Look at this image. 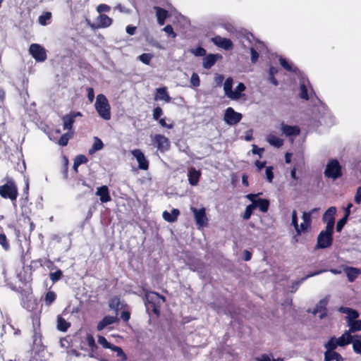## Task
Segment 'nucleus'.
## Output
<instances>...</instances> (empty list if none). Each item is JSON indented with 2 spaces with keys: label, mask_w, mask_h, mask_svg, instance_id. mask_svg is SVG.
<instances>
[{
  "label": "nucleus",
  "mask_w": 361,
  "mask_h": 361,
  "mask_svg": "<svg viewBox=\"0 0 361 361\" xmlns=\"http://www.w3.org/2000/svg\"><path fill=\"white\" fill-rule=\"evenodd\" d=\"M118 320L117 317L114 316H106L103 318L102 321H100L97 324V330L102 331L103 330L106 326L112 324L115 322H116Z\"/></svg>",
  "instance_id": "22"
},
{
  "label": "nucleus",
  "mask_w": 361,
  "mask_h": 361,
  "mask_svg": "<svg viewBox=\"0 0 361 361\" xmlns=\"http://www.w3.org/2000/svg\"><path fill=\"white\" fill-rule=\"evenodd\" d=\"M74 161L75 162L76 166H80L82 164H85L87 161V159L84 155H78L75 157Z\"/></svg>",
  "instance_id": "56"
},
{
  "label": "nucleus",
  "mask_w": 361,
  "mask_h": 361,
  "mask_svg": "<svg viewBox=\"0 0 361 361\" xmlns=\"http://www.w3.org/2000/svg\"><path fill=\"white\" fill-rule=\"evenodd\" d=\"M257 361H283V360L281 358H278L276 360L272 359L271 356L264 354L262 355V357L257 360Z\"/></svg>",
  "instance_id": "62"
},
{
  "label": "nucleus",
  "mask_w": 361,
  "mask_h": 361,
  "mask_svg": "<svg viewBox=\"0 0 361 361\" xmlns=\"http://www.w3.org/2000/svg\"><path fill=\"white\" fill-rule=\"evenodd\" d=\"M256 208L255 204H250L247 205L245 208V211L244 212L243 218L245 220H247L250 218L253 210Z\"/></svg>",
  "instance_id": "41"
},
{
  "label": "nucleus",
  "mask_w": 361,
  "mask_h": 361,
  "mask_svg": "<svg viewBox=\"0 0 361 361\" xmlns=\"http://www.w3.org/2000/svg\"><path fill=\"white\" fill-rule=\"evenodd\" d=\"M254 204H255L256 208L258 207L262 212H267L269 209V202L267 199H258Z\"/></svg>",
  "instance_id": "33"
},
{
  "label": "nucleus",
  "mask_w": 361,
  "mask_h": 361,
  "mask_svg": "<svg viewBox=\"0 0 361 361\" xmlns=\"http://www.w3.org/2000/svg\"><path fill=\"white\" fill-rule=\"evenodd\" d=\"M354 201L357 204H361V186L358 187L356 190Z\"/></svg>",
  "instance_id": "61"
},
{
  "label": "nucleus",
  "mask_w": 361,
  "mask_h": 361,
  "mask_svg": "<svg viewBox=\"0 0 361 361\" xmlns=\"http://www.w3.org/2000/svg\"><path fill=\"white\" fill-rule=\"evenodd\" d=\"M336 213V208L335 207H330L324 214L322 221L326 224V228L334 229L335 225V214Z\"/></svg>",
  "instance_id": "10"
},
{
  "label": "nucleus",
  "mask_w": 361,
  "mask_h": 361,
  "mask_svg": "<svg viewBox=\"0 0 361 361\" xmlns=\"http://www.w3.org/2000/svg\"><path fill=\"white\" fill-rule=\"evenodd\" d=\"M273 168L271 166L267 167L265 170V173L267 176V180L271 183L274 178V174L272 171Z\"/></svg>",
  "instance_id": "60"
},
{
  "label": "nucleus",
  "mask_w": 361,
  "mask_h": 361,
  "mask_svg": "<svg viewBox=\"0 0 361 361\" xmlns=\"http://www.w3.org/2000/svg\"><path fill=\"white\" fill-rule=\"evenodd\" d=\"M111 10V7L106 4H101L97 6V11L102 14V13L109 12Z\"/></svg>",
  "instance_id": "54"
},
{
  "label": "nucleus",
  "mask_w": 361,
  "mask_h": 361,
  "mask_svg": "<svg viewBox=\"0 0 361 361\" xmlns=\"http://www.w3.org/2000/svg\"><path fill=\"white\" fill-rule=\"evenodd\" d=\"M326 271V270L324 269H321V270H319L317 271H314V272H312V273H310L309 274H307L305 277L301 279L299 281H298V285H300L302 283H303L306 279H307L308 278L310 277H312V276H317V275H319L323 272Z\"/></svg>",
  "instance_id": "53"
},
{
  "label": "nucleus",
  "mask_w": 361,
  "mask_h": 361,
  "mask_svg": "<svg viewBox=\"0 0 361 361\" xmlns=\"http://www.w3.org/2000/svg\"><path fill=\"white\" fill-rule=\"evenodd\" d=\"M334 229L326 228L320 231L317 238L316 248L325 249L330 247L333 243Z\"/></svg>",
  "instance_id": "4"
},
{
  "label": "nucleus",
  "mask_w": 361,
  "mask_h": 361,
  "mask_svg": "<svg viewBox=\"0 0 361 361\" xmlns=\"http://www.w3.org/2000/svg\"><path fill=\"white\" fill-rule=\"evenodd\" d=\"M191 211L192 212L196 224L200 226H203L207 222V218L206 216L205 209L204 207L197 209L195 207H191Z\"/></svg>",
  "instance_id": "13"
},
{
  "label": "nucleus",
  "mask_w": 361,
  "mask_h": 361,
  "mask_svg": "<svg viewBox=\"0 0 361 361\" xmlns=\"http://www.w3.org/2000/svg\"><path fill=\"white\" fill-rule=\"evenodd\" d=\"M61 276L62 271L61 270H57L56 271L50 274V279L53 283H56L61 279Z\"/></svg>",
  "instance_id": "49"
},
{
  "label": "nucleus",
  "mask_w": 361,
  "mask_h": 361,
  "mask_svg": "<svg viewBox=\"0 0 361 361\" xmlns=\"http://www.w3.org/2000/svg\"><path fill=\"white\" fill-rule=\"evenodd\" d=\"M154 99L164 101L166 103L170 102L171 97L166 91V88L160 87L157 89V94L155 95Z\"/></svg>",
  "instance_id": "27"
},
{
  "label": "nucleus",
  "mask_w": 361,
  "mask_h": 361,
  "mask_svg": "<svg viewBox=\"0 0 361 361\" xmlns=\"http://www.w3.org/2000/svg\"><path fill=\"white\" fill-rule=\"evenodd\" d=\"M251 61L255 63L259 58V54L254 47L250 48Z\"/></svg>",
  "instance_id": "59"
},
{
  "label": "nucleus",
  "mask_w": 361,
  "mask_h": 361,
  "mask_svg": "<svg viewBox=\"0 0 361 361\" xmlns=\"http://www.w3.org/2000/svg\"><path fill=\"white\" fill-rule=\"evenodd\" d=\"M242 117L240 113L235 111L232 107H228L225 110L224 121L229 126H234L240 121Z\"/></svg>",
  "instance_id": "6"
},
{
  "label": "nucleus",
  "mask_w": 361,
  "mask_h": 361,
  "mask_svg": "<svg viewBox=\"0 0 361 361\" xmlns=\"http://www.w3.org/2000/svg\"><path fill=\"white\" fill-rule=\"evenodd\" d=\"M97 27L105 28L109 27L112 23V19L105 14H99L97 18Z\"/></svg>",
  "instance_id": "23"
},
{
  "label": "nucleus",
  "mask_w": 361,
  "mask_h": 361,
  "mask_svg": "<svg viewBox=\"0 0 361 361\" xmlns=\"http://www.w3.org/2000/svg\"><path fill=\"white\" fill-rule=\"evenodd\" d=\"M51 18V13H46L44 15H42L39 17V23L42 25H45L47 24L46 20L50 19Z\"/></svg>",
  "instance_id": "58"
},
{
  "label": "nucleus",
  "mask_w": 361,
  "mask_h": 361,
  "mask_svg": "<svg viewBox=\"0 0 361 361\" xmlns=\"http://www.w3.org/2000/svg\"><path fill=\"white\" fill-rule=\"evenodd\" d=\"M338 345H337V341L336 337H331L328 342L324 345L326 350H334Z\"/></svg>",
  "instance_id": "38"
},
{
  "label": "nucleus",
  "mask_w": 361,
  "mask_h": 361,
  "mask_svg": "<svg viewBox=\"0 0 361 361\" xmlns=\"http://www.w3.org/2000/svg\"><path fill=\"white\" fill-rule=\"evenodd\" d=\"M279 62L281 66L288 71L296 73L298 68L296 67H293L291 64H290L286 59L281 57L279 59Z\"/></svg>",
  "instance_id": "36"
},
{
  "label": "nucleus",
  "mask_w": 361,
  "mask_h": 361,
  "mask_svg": "<svg viewBox=\"0 0 361 361\" xmlns=\"http://www.w3.org/2000/svg\"><path fill=\"white\" fill-rule=\"evenodd\" d=\"M348 279L350 282H353L361 273L360 270L357 268L348 267L345 269Z\"/></svg>",
  "instance_id": "29"
},
{
  "label": "nucleus",
  "mask_w": 361,
  "mask_h": 361,
  "mask_svg": "<svg viewBox=\"0 0 361 361\" xmlns=\"http://www.w3.org/2000/svg\"><path fill=\"white\" fill-rule=\"evenodd\" d=\"M80 112H71L69 114L65 115L62 118L63 127L64 130H71L73 124L75 121L77 116H81Z\"/></svg>",
  "instance_id": "14"
},
{
  "label": "nucleus",
  "mask_w": 361,
  "mask_h": 361,
  "mask_svg": "<svg viewBox=\"0 0 361 361\" xmlns=\"http://www.w3.org/2000/svg\"><path fill=\"white\" fill-rule=\"evenodd\" d=\"M190 82L192 85V86L197 87L200 86V77L196 73H193L191 75L190 78Z\"/></svg>",
  "instance_id": "51"
},
{
  "label": "nucleus",
  "mask_w": 361,
  "mask_h": 361,
  "mask_svg": "<svg viewBox=\"0 0 361 361\" xmlns=\"http://www.w3.org/2000/svg\"><path fill=\"white\" fill-rule=\"evenodd\" d=\"M201 173L195 168H191L188 172V181L191 185H196L199 182Z\"/></svg>",
  "instance_id": "25"
},
{
  "label": "nucleus",
  "mask_w": 361,
  "mask_h": 361,
  "mask_svg": "<svg viewBox=\"0 0 361 361\" xmlns=\"http://www.w3.org/2000/svg\"><path fill=\"white\" fill-rule=\"evenodd\" d=\"M311 216H312V212H303L302 216L303 222L310 224H311Z\"/></svg>",
  "instance_id": "63"
},
{
  "label": "nucleus",
  "mask_w": 361,
  "mask_h": 361,
  "mask_svg": "<svg viewBox=\"0 0 361 361\" xmlns=\"http://www.w3.org/2000/svg\"><path fill=\"white\" fill-rule=\"evenodd\" d=\"M153 142L156 145L157 150L164 152L169 149L170 142L169 139L163 135H155L153 138Z\"/></svg>",
  "instance_id": "9"
},
{
  "label": "nucleus",
  "mask_w": 361,
  "mask_h": 361,
  "mask_svg": "<svg viewBox=\"0 0 361 361\" xmlns=\"http://www.w3.org/2000/svg\"><path fill=\"white\" fill-rule=\"evenodd\" d=\"M56 299V294L52 291L47 293L44 301L47 305H50Z\"/></svg>",
  "instance_id": "42"
},
{
  "label": "nucleus",
  "mask_w": 361,
  "mask_h": 361,
  "mask_svg": "<svg viewBox=\"0 0 361 361\" xmlns=\"http://www.w3.org/2000/svg\"><path fill=\"white\" fill-rule=\"evenodd\" d=\"M18 195L17 185L11 178H8L6 183L0 186V195L4 199H9L14 202L16 200Z\"/></svg>",
  "instance_id": "2"
},
{
  "label": "nucleus",
  "mask_w": 361,
  "mask_h": 361,
  "mask_svg": "<svg viewBox=\"0 0 361 361\" xmlns=\"http://www.w3.org/2000/svg\"><path fill=\"white\" fill-rule=\"evenodd\" d=\"M338 312L346 314L345 320L347 324L357 319L359 317V313L357 310L347 307H340Z\"/></svg>",
  "instance_id": "16"
},
{
  "label": "nucleus",
  "mask_w": 361,
  "mask_h": 361,
  "mask_svg": "<svg viewBox=\"0 0 361 361\" xmlns=\"http://www.w3.org/2000/svg\"><path fill=\"white\" fill-rule=\"evenodd\" d=\"M29 52L37 61L42 62L47 59L44 48L38 44H32L30 47Z\"/></svg>",
  "instance_id": "7"
},
{
  "label": "nucleus",
  "mask_w": 361,
  "mask_h": 361,
  "mask_svg": "<svg viewBox=\"0 0 361 361\" xmlns=\"http://www.w3.org/2000/svg\"><path fill=\"white\" fill-rule=\"evenodd\" d=\"M354 336H352L348 331H345L339 338H336L337 345L340 347L345 346L352 343Z\"/></svg>",
  "instance_id": "19"
},
{
  "label": "nucleus",
  "mask_w": 361,
  "mask_h": 361,
  "mask_svg": "<svg viewBox=\"0 0 361 361\" xmlns=\"http://www.w3.org/2000/svg\"><path fill=\"white\" fill-rule=\"evenodd\" d=\"M96 195L99 197V200L102 203L109 202L111 200L109 195V188L106 185H102L97 188Z\"/></svg>",
  "instance_id": "18"
},
{
  "label": "nucleus",
  "mask_w": 361,
  "mask_h": 361,
  "mask_svg": "<svg viewBox=\"0 0 361 361\" xmlns=\"http://www.w3.org/2000/svg\"><path fill=\"white\" fill-rule=\"evenodd\" d=\"M39 323L33 322L34 334H33V344L37 347L42 345V334L39 329Z\"/></svg>",
  "instance_id": "26"
},
{
  "label": "nucleus",
  "mask_w": 361,
  "mask_h": 361,
  "mask_svg": "<svg viewBox=\"0 0 361 361\" xmlns=\"http://www.w3.org/2000/svg\"><path fill=\"white\" fill-rule=\"evenodd\" d=\"M324 173L326 177L332 178L333 180H336L341 177L342 175V170L338 161L336 159L329 160L326 164Z\"/></svg>",
  "instance_id": "5"
},
{
  "label": "nucleus",
  "mask_w": 361,
  "mask_h": 361,
  "mask_svg": "<svg viewBox=\"0 0 361 361\" xmlns=\"http://www.w3.org/2000/svg\"><path fill=\"white\" fill-rule=\"evenodd\" d=\"M213 43L224 50H231L233 49V43L231 39L222 37L221 36H216L212 39Z\"/></svg>",
  "instance_id": "15"
},
{
  "label": "nucleus",
  "mask_w": 361,
  "mask_h": 361,
  "mask_svg": "<svg viewBox=\"0 0 361 361\" xmlns=\"http://www.w3.org/2000/svg\"><path fill=\"white\" fill-rule=\"evenodd\" d=\"M324 361H344V358L335 350H326L324 353Z\"/></svg>",
  "instance_id": "24"
},
{
  "label": "nucleus",
  "mask_w": 361,
  "mask_h": 361,
  "mask_svg": "<svg viewBox=\"0 0 361 361\" xmlns=\"http://www.w3.org/2000/svg\"><path fill=\"white\" fill-rule=\"evenodd\" d=\"M353 351L358 355H361V336L355 335L353 337Z\"/></svg>",
  "instance_id": "31"
},
{
  "label": "nucleus",
  "mask_w": 361,
  "mask_h": 361,
  "mask_svg": "<svg viewBox=\"0 0 361 361\" xmlns=\"http://www.w3.org/2000/svg\"><path fill=\"white\" fill-rule=\"evenodd\" d=\"M162 114H163V111H162L161 108L159 106L156 107L153 111V114H152L153 118L155 121H158L159 119V118L161 117V116L162 115Z\"/></svg>",
  "instance_id": "55"
},
{
  "label": "nucleus",
  "mask_w": 361,
  "mask_h": 361,
  "mask_svg": "<svg viewBox=\"0 0 361 361\" xmlns=\"http://www.w3.org/2000/svg\"><path fill=\"white\" fill-rule=\"evenodd\" d=\"M103 147H104V144H103L102 141L97 137H94V143L92 145V148L90 149L89 153L90 154H92L94 153L95 152L102 149L103 148Z\"/></svg>",
  "instance_id": "35"
},
{
  "label": "nucleus",
  "mask_w": 361,
  "mask_h": 361,
  "mask_svg": "<svg viewBox=\"0 0 361 361\" xmlns=\"http://www.w3.org/2000/svg\"><path fill=\"white\" fill-rule=\"evenodd\" d=\"M329 295H326L323 299L320 300L316 307L312 312V313L314 315L318 314V317L320 319H324L327 315V309L326 306L329 303Z\"/></svg>",
  "instance_id": "8"
},
{
  "label": "nucleus",
  "mask_w": 361,
  "mask_h": 361,
  "mask_svg": "<svg viewBox=\"0 0 361 361\" xmlns=\"http://www.w3.org/2000/svg\"><path fill=\"white\" fill-rule=\"evenodd\" d=\"M70 324L67 322L61 316L59 315L57 317V329L63 332L67 331Z\"/></svg>",
  "instance_id": "34"
},
{
  "label": "nucleus",
  "mask_w": 361,
  "mask_h": 361,
  "mask_svg": "<svg viewBox=\"0 0 361 361\" xmlns=\"http://www.w3.org/2000/svg\"><path fill=\"white\" fill-rule=\"evenodd\" d=\"M280 130L286 137H295L300 133V129L298 126H289L284 122L281 123Z\"/></svg>",
  "instance_id": "11"
},
{
  "label": "nucleus",
  "mask_w": 361,
  "mask_h": 361,
  "mask_svg": "<svg viewBox=\"0 0 361 361\" xmlns=\"http://www.w3.org/2000/svg\"><path fill=\"white\" fill-rule=\"evenodd\" d=\"M260 195H262L261 192H259L257 194H248L245 196L247 199H248L250 201L252 202V204H254V202H257L256 198L259 197Z\"/></svg>",
  "instance_id": "64"
},
{
  "label": "nucleus",
  "mask_w": 361,
  "mask_h": 361,
  "mask_svg": "<svg viewBox=\"0 0 361 361\" xmlns=\"http://www.w3.org/2000/svg\"><path fill=\"white\" fill-rule=\"evenodd\" d=\"M300 97L301 99L307 100L309 99L307 89L306 85L304 82L300 83Z\"/></svg>",
  "instance_id": "43"
},
{
  "label": "nucleus",
  "mask_w": 361,
  "mask_h": 361,
  "mask_svg": "<svg viewBox=\"0 0 361 361\" xmlns=\"http://www.w3.org/2000/svg\"><path fill=\"white\" fill-rule=\"evenodd\" d=\"M179 214L180 212L178 209H173L171 212L164 211L162 216L165 221L168 222H174L177 219Z\"/></svg>",
  "instance_id": "28"
},
{
  "label": "nucleus",
  "mask_w": 361,
  "mask_h": 361,
  "mask_svg": "<svg viewBox=\"0 0 361 361\" xmlns=\"http://www.w3.org/2000/svg\"><path fill=\"white\" fill-rule=\"evenodd\" d=\"M111 350L116 353V355L118 357L121 359V361L126 360L127 356L121 348L116 345H114L111 348Z\"/></svg>",
  "instance_id": "40"
},
{
  "label": "nucleus",
  "mask_w": 361,
  "mask_h": 361,
  "mask_svg": "<svg viewBox=\"0 0 361 361\" xmlns=\"http://www.w3.org/2000/svg\"><path fill=\"white\" fill-rule=\"evenodd\" d=\"M267 141L275 147H280L283 144V140L274 135L269 134L267 136Z\"/></svg>",
  "instance_id": "30"
},
{
  "label": "nucleus",
  "mask_w": 361,
  "mask_h": 361,
  "mask_svg": "<svg viewBox=\"0 0 361 361\" xmlns=\"http://www.w3.org/2000/svg\"><path fill=\"white\" fill-rule=\"evenodd\" d=\"M191 52L196 56H204L206 55V50L201 47L192 49Z\"/></svg>",
  "instance_id": "52"
},
{
  "label": "nucleus",
  "mask_w": 361,
  "mask_h": 361,
  "mask_svg": "<svg viewBox=\"0 0 361 361\" xmlns=\"http://www.w3.org/2000/svg\"><path fill=\"white\" fill-rule=\"evenodd\" d=\"M163 30L167 33L169 35L171 36L173 38H175L176 37V32L173 31V29L171 25H166Z\"/></svg>",
  "instance_id": "57"
},
{
  "label": "nucleus",
  "mask_w": 361,
  "mask_h": 361,
  "mask_svg": "<svg viewBox=\"0 0 361 361\" xmlns=\"http://www.w3.org/2000/svg\"><path fill=\"white\" fill-rule=\"evenodd\" d=\"M152 57H153L152 54L145 53V54H142L139 56V59L143 63H145L146 65H149Z\"/></svg>",
  "instance_id": "45"
},
{
  "label": "nucleus",
  "mask_w": 361,
  "mask_h": 361,
  "mask_svg": "<svg viewBox=\"0 0 361 361\" xmlns=\"http://www.w3.org/2000/svg\"><path fill=\"white\" fill-rule=\"evenodd\" d=\"M71 137V135L69 133L63 134L59 140V145L63 147L68 144V142Z\"/></svg>",
  "instance_id": "48"
},
{
  "label": "nucleus",
  "mask_w": 361,
  "mask_h": 361,
  "mask_svg": "<svg viewBox=\"0 0 361 361\" xmlns=\"http://www.w3.org/2000/svg\"><path fill=\"white\" fill-rule=\"evenodd\" d=\"M86 341H87V345L91 348L92 351H94L97 348V346L95 343L94 338L92 335H87Z\"/></svg>",
  "instance_id": "47"
},
{
  "label": "nucleus",
  "mask_w": 361,
  "mask_h": 361,
  "mask_svg": "<svg viewBox=\"0 0 361 361\" xmlns=\"http://www.w3.org/2000/svg\"><path fill=\"white\" fill-rule=\"evenodd\" d=\"M164 297L155 292H146L145 305L147 310H152L155 314H159L160 307L164 303Z\"/></svg>",
  "instance_id": "1"
},
{
  "label": "nucleus",
  "mask_w": 361,
  "mask_h": 361,
  "mask_svg": "<svg viewBox=\"0 0 361 361\" xmlns=\"http://www.w3.org/2000/svg\"><path fill=\"white\" fill-rule=\"evenodd\" d=\"M349 326V329L347 330L350 334L356 331H361V320L355 319L351 322L347 324Z\"/></svg>",
  "instance_id": "32"
},
{
  "label": "nucleus",
  "mask_w": 361,
  "mask_h": 361,
  "mask_svg": "<svg viewBox=\"0 0 361 361\" xmlns=\"http://www.w3.org/2000/svg\"><path fill=\"white\" fill-rule=\"evenodd\" d=\"M233 78L229 77L228 78L224 84V90L225 92V95L229 99H235L238 97H235V94L233 93Z\"/></svg>",
  "instance_id": "20"
},
{
  "label": "nucleus",
  "mask_w": 361,
  "mask_h": 361,
  "mask_svg": "<svg viewBox=\"0 0 361 361\" xmlns=\"http://www.w3.org/2000/svg\"><path fill=\"white\" fill-rule=\"evenodd\" d=\"M0 245L5 250H8L10 247L9 243L7 241V238L5 234H0Z\"/></svg>",
  "instance_id": "46"
},
{
  "label": "nucleus",
  "mask_w": 361,
  "mask_h": 361,
  "mask_svg": "<svg viewBox=\"0 0 361 361\" xmlns=\"http://www.w3.org/2000/svg\"><path fill=\"white\" fill-rule=\"evenodd\" d=\"M111 350L116 353V355L118 357L121 359V361L126 360L127 356L121 348L116 345H114L111 348Z\"/></svg>",
  "instance_id": "39"
},
{
  "label": "nucleus",
  "mask_w": 361,
  "mask_h": 361,
  "mask_svg": "<svg viewBox=\"0 0 361 361\" xmlns=\"http://www.w3.org/2000/svg\"><path fill=\"white\" fill-rule=\"evenodd\" d=\"M348 218H345V216H343L342 219H341L336 224V230L337 232H341L346 224Z\"/></svg>",
  "instance_id": "50"
},
{
  "label": "nucleus",
  "mask_w": 361,
  "mask_h": 361,
  "mask_svg": "<svg viewBox=\"0 0 361 361\" xmlns=\"http://www.w3.org/2000/svg\"><path fill=\"white\" fill-rule=\"evenodd\" d=\"M132 155L136 159L138 163V168L141 170H147L149 167V162L145 158L142 152L138 149L131 151Z\"/></svg>",
  "instance_id": "12"
},
{
  "label": "nucleus",
  "mask_w": 361,
  "mask_h": 361,
  "mask_svg": "<svg viewBox=\"0 0 361 361\" xmlns=\"http://www.w3.org/2000/svg\"><path fill=\"white\" fill-rule=\"evenodd\" d=\"M98 343L101 345H102L104 348H109V349L111 350L112 347L114 346V345H111V343H109L107 341V340L106 339V338L102 336H99Z\"/></svg>",
  "instance_id": "44"
},
{
  "label": "nucleus",
  "mask_w": 361,
  "mask_h": 361,
  "mask_svg": "<svg viewBox=\"0 0 361 361\" xmlns=\"http://www.w3.org/2000/svg\"><path fill=\"white\" fill-rule=\"evenodd\" d=\"M219 59H221V56L218 54H210L207 56L205 55V57L203 59L202 66L204 68L209 69Z\"/></svg>",
  "instance_id": "17"
},
{
  "label": "nucleus",
  "mask_w": 361,
  "mask_h": 361,
  "mask_svg": "<svg viewBox=\"0 0 361 361\" xmlns=\"http://www.w3.org/2000/svg\"><path fill=\"white\" fill-rule=\"evenodd\" d=\"M154 9L156 11V16L157 18V22L160 25H163L165 23V20L169 17V12L159 6H154Z\"/></svg>",
  "instance_id": "21"
},
{
  "label": "nucleus",
  "mask_w": 361,
  "mask_h": 361,
  "mask_svg": "<svg viewBox=\"0 0 361 361\" xmlns=\"http://www.w3.org/2000/svg\"><path fill=\"white\" fill-rule=\"evenodd\" d=\"M94 106L101 118L106 121L111 118L110 105L104 94H100L97 95Z\"/></svg>",
  "instance_id": "3"
},
{
  "label": "nucleus",
  "mask_w": 361,
  "mask_h": 361,
  "mask_svg": "<svg viewBox=\"0 0 361 361\" xmlns=\"http://www.w3.org/2000/svg\"><path fill=\"white\" fill-rule=\"evenodd\" d=\"M246 89L245 85L243 82H240L238 86L236 87L235 91H233V93L235 94V97H238L235 99H232L233 100H238L242 96V92L245 91Z\"/></svg>",
  "instance_id": "37"
}]
</instances>
